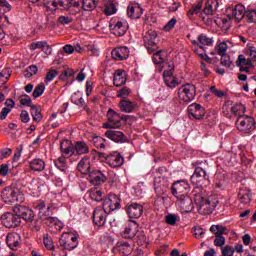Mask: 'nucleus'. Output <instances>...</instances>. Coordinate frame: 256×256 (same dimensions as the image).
Returning a JSON list of instances; mask_svg holds the SVG:
<instances>
[{
    "mask_svg": "<svg viewBox=\"0 0 256 256\" xmlns=\"http://www.w3.org/2000/svg\"><path fill=\"white\" fill-rule=\"evenodd\" d=\"M193 51L196 55H198V57H200V59H203L204 61H207V59H209V57L205 53V48H203V46L194 47Z\"/></svg>",
    "mask_w": 256,
    "mask_h": 256,
    "instance_id": "nucleus-50",
    "label": "nucleus"
},
{
    "mask_svg": "<svg viewBox=\"0 0 256 256\" xmlns=\"http://www.w3.org/2000/svg\"><path fill=\"white\" fill-rule=\"evenodd\" d=\"M197 95V88L191 83H187L178 88V97L184 103H191Z\"/></svg>",
    "mask_w": 256,
    "mask_h": 256,
    "instance_id": "nucleus-4",
    "label": "nucleus"
},
{
    "mask_svg": "<svg viewBox=\"0 0 256 256\" xmlns=\"http://www.w3.org/2000/svg\"><path fill=\"white\" fill-rule=\"evenodd\" d=\"M55 167L62 173H69V167H67V158L61 156L54 161Z\"/></svg>",
    "mask_w": 256,
    "mask_h": 256,
    "instance_id": "nucleus-44",
    "label": "nucleus"
},
{
    "mask_svg": "<svg viewBox=\"0 0 256 256\" xmlns=\"http://www.w3.org/2000/svg\"><path fill=\"white\" fill-rule=\"evenodd\" d=\"M33 103V100H31V97H29V95L27 94H23L21 97H20V104L23 106V107H31V104Z\"/></svg>",
    "mask_w": 256,
    "mask_h": 256,
    "instance_id": "nucleus-56",
    "label": "nucleus"
},
{
    "mask_svg": "<svg viewBox=\"0 0 256 256\" xmlns=\"http://www.w3.org/2000/svg\"><path fill=\"white\" fill-rule=\"evenodd\" d=\"M246 53L251 57L252 63H256V49L253 47V44H247Z\"/></svg>",
    "mask_w": 256,
    "mask_h": 256,
    "instance_id": "nucleus-53",
    "label": "nucleus"
},
{
    "mask_svg": "<svg viewBox=\"0 0 256 256\" xmlns=\"http://www.w3.org/2000/svg\"><path fill=\"white\" fill-rule=\"evenodd\" d=\"M236 127L241 133H251L255 129V118L247 115H240L236 120Z\"/></svg>",
    "mask_w": 256,
    "mask_h": 256,
    "instance_id": "nucleus-6",
    "label": "nucleus"
},
{
    "mask_svg": "<svg viewBox=\"0 0 256 256\" xmlns=\"http://www.w3.org/2000/svg\"><path fill=\"white\" fill-rule=\"evenodd\" d=\"M188 114L193 119H203L205 117V108L200 104H191L188 107Z\"/></svg>",
    "mask_w": 256,
    "mask_h": 256,
    "instance_id": "nucleus-23",
    "label": "nucleus"
},
{
    "mask_svg": "<svg viewBox=\"0 0 256 256\" xmlns=\"http://www.w3.org/2000/svg\"><path fill=\"white\" fill-rule=\"evenodd\" d=\"M127 29H129L127 21H118L114 24H110V31L112 35H115L116 37H123V35L127 33Z\"/></svg>",
    "mask_w": 256,
    "mask_h": 256,
    "instance_id": "nucleus-16",
    "label": "nucleus"
},
{
    "mask_svg": "<svg viewBox=\"0 0 256 256\" xmlns=\"http://www.w3.org/2000/svg\"><path fill=\"white\" fill-rule=\"evenodd\" d=\"M194 237L195 239H203L205 237V229L200 226L194 227Z\"/></svg>",
    "mask_w": 256,
    "mask_h": 256,
    "instance_id": "nucleus-58",
    "label": "nucleus"
},
{
    "mask_svg": "<svg viewBox=\"0 0 256 256\" xmlns=\"http://www.w3.org/2000/svg\"><path fill=\"white\" fill-rule=\"evenodd\" d=\"M113 81L115 87H123L127 83V73L121 69L116 70Z\"/></svg>",
    "mask_w": 256,
    "mask_h": 256,
    "instance_id": "nucleus-30",
    "label": "nucleus"
},
{
    "mask_svg": "<svg viewBox=\"0 0 256 256\" xmlns=\"http://www.w3.org/2000/svg\"><path fill=\"white\" fill-rule=\"evenodd\" d=\"M97 7V0H82L83 11H93Z\"/></svg>",
    "mask_w": 256,
    "mask_h": 256,
    "instance_id": "nucleus-46",
    "label": "nucleus"
},
{
    "mask_svg": "<svg viewBox=\"0 0 256 256\" xmlns=\"http://www.w3.org/2000/svg\"><path fill=\"white\" fill-rule=\"evenodd\" d=\"M73 3V0H53L52 5L55 9H70V12L72 15H77L79 13V4L78 2L74 3V5H71Z\"/></svg>",
    "mask_w": 256,
    "mask_h": 256,
    "instance_id": "nucleus-13",
    "label": "nucleus"
},
{
    "mask_svg": "<svg viewBox=\"0 0 256 256\" xmlns=\"http://www.w3.org/2000/svg\"><path fill=\"white\" fill-rule=\"evenodd\" d=\"M129 53L127 46H120L112 50V57L115 61H125V59L129 58Z\"/></svg>",
    "mask_w": 256,
    "mask_h": 256,
    "instance_id": "nucleus-22",
    "label": "nucleus"
},
{
    "mask_svg": "<svg viewBox=\"0 0 256 256\" xmlns=\"http://www.w3.org/2000/svg\"><path fill=\"white\" fill-rule=\"evenodd\" d=\"M77 170L82 173V175H87L91 171V161L89 160L88 156L83 157L78 165Z\"/></svg>",
    "mask_w": 256,
    "mask_h": 256,
    "instance_id": "nucleus-31",
    "label": "nucleus"
},
{
    "mask_svg": "<svg viewBox=\"0 0 256 256\" xmlns=\"http://www.w3.org/2000/svg\"><path fill=\"white\" fill-rule=\"evenodd\" d=\"M176 199L177 205L179 209L182 211V213H191V211H193V200L189 195Z\"/></svg>",
    "mask_w": 256,
    "mask_h": 256,
    "instance_id": "nucleus-20",
    "label": "nucleus"
},
{
    "mask_svg": "<svg viewBox=\"0 0 256 256\" xmlns=\"http://www.w3.org/2000/svg\"><path fill=\"white\" fill-rule=\"evenodd\" d=\"M152 61L155 65H158L161 71H163L164 63H173L172 61H165V52L163 50L156 52L152 57Z\"/></svg>",
    "mask_w": 256,
    "mask_h": 256,
    "instance_id": "nucleus-37",
    "label": "nucleus"
},
{
    "mask_svg": "<svg viewBox=\"0 0 256 256\" xmlns=\"http://www.w3.org/2000/svg\"><path fill=\"white\" fill-rule=\"evenodd\" d=\"M169 189V179L164 176H157L154 179V191L157 195H163Z\"/></svg>",
    "mask_w": 256,
    "mask_h": 256,
    "instance_id": "nucleus-15",
    "label": "nucleus"
},
{
    "mask_svg": "<svg viewBox=\"0 0 256 256\" xmlns=\"http://www.w3.org/2000/svg\"><path fill=\"white\" fill-rule=\"evenodd\" d=\"M192 185H195L198 189L207 186L209 183V176L203 168H196L192 176L190 177Z\"/></svg>",
    "mask_w": 256,
    "mask_h": 256,
    "instance_id": "nucleus-9",
    "label": "nucleus"
},
{
    "mask_svg": "<svg viewBox=\"0 0 256 256\" xmlns=\"http://www.w3.org/2000/svg\"><path fill=\"white\" fill-rule=\"evenodd\" d=\"M235 254V249L231 246H225L222 249V256H233Z\"/></svg>",
    "mask_w": 256,
    "mask_h": 256,
    "instance_id": "nucleus-64",
    "label": "nucleus"
},
{
    "mask_svg": "<svg viewBox=\"0 0 256 256\" xmlns=\"http://www.w3.org/2000/svg\"><path fill=\"white\" fill-rule=\"evenodd\" d=\"M60 152L62 155H67L71 157V155H75V145H71V141L64 140L60 143Z\"/></svg>",
    "mask_w": 256,
    "mask_h": 256,
    "instance_id": "nucleus-33",
    "label": "nucleus"
},
{
    "mask_svg": "<svg viewBox=\"0 0 256 256\" xmlns=\"http://www.w3.org/2000/svg\"><path fill=\"white\" fill-rule=\"evenodd\" d=\"M1 223L7 229H13L15 227H19L21 225V217L11 212H7L1 216Z\"/></svg>",
    "mask_w": 256,
    "mask_h": 256,
    "instance_id": "nucleus-11",
    "label": "nucleus"
},
{
    "mask_svg": "<svg viewBox=\"0 0 256 256\" xmlns=\"http://www.w3.org/2000/svg\"><path fill=\"white\" fill-rule=\"evenodd\" d=\"M106 137L115 143H123L125 141V134L121 131L107 130Z\"/></svg>",
    "mask_w": 256,
    "mask_h": 256,
    "instance_id": "nucleus-35",
    "label": "nucleus"
},
{
    "mask_svg": "<svg viewBox=\"0 0 256 256\" xmlns=\"http://www.w3.org/2000/svg\"><path fill=\"white\" fill-rule=\"evenodd\" d=\"M107 119L108 121L103 125L104 129H119L122 125L121 121L123 118L112 109L108 110Z\"/></svg>",
    "mask_w": 256,
    "mask_h": 256,
    "instance_id": "nucleus-12",
    "label": "nucleus"
},
{
    "mask_svg": "<svg viewBox=\"0 0 256 256\" xmlns=\"http://www.w3.org/2000/svg\"><path fill=\"white\" fill-rule=\"evenodd\" d=\"M231 112L233 115H241V113H245V106L243 104H235L231 107Z\"/></svg>",
    "mask_w": 256,
    "mask_h": 256,
    "instance_id": "nucleus-57",
    "label": "nucleus"
},
{
    "mask_svg": "<svg viewBox=\"0 0 256 256\" xmlns=\"http://www.w3.org/2000/svg\"><path fill=\"white\" fill-rule=\"evenodd\" d=\"M74 74H75V71H73V69L71 68H68L64 72H62V74L60 75V79L61 81H67V79H69L70 77H73Z\"/></svg>",
    "mask_w": 256,
    "mask_h": 256,
    "instance_id": "nucleus-61",
    "label": "nucleus"
},
{
    "mask_svg": "<svg viewBox=\"0 0 256 256\" xmlns=\"http://www.w3.org/2000/svg\"><path fill=\"white\" fill-rule=\"evenodd\" d=\"M44 245L46 249H49L50 251L55 249V245L53 244V238H51L49 234L44 235Z\"/></svg>",
    "mask_w": 256,
    "mask_h": 256,
    "instance_id": "nucleus-54",
    "label": "nucleus"
},
{
    "mask_svg": "<svg viewBox=\"0 0 256 256\" xmlns=\"http://www.w3.org/2000/svg\"><path fill=\"white\" fill-rule=\"evenodd\" d=\"M104 13L105 15H115V13H117V6H115V3H113V1H109L106 3Z\"/></svg>",
    "mask_w": 256,
    "mask_h": 256,
    "instance_id": "nucleus-47",
    "label": "nucleus"
},
{
    "mask_svg": "<svg viewBox=\"0 0 256 256\" xmlns=\"http://www.w3.org/2000/svg\"><path fill=\"white\" fill-rule=\"evenodd\" d=\"M60 246L67 251H73L77 249L79 245V236L73 233H63L59 239Z\"/></svg>",
    "mask_w": 256,
    "mask_h": 256,
    "instance_id": "nucleus-7",
    "label": "nucleus"
},
{
    "mask_svg": "<svg viewBox=\"0 0 256 256\" xmlns=\"http://www.w3.org/2000/svg\"><path fill=\"white\" fill-rule=\"evenodd\" d=\"M102 208L106 213H111L112 211H117L121 209V198L115 194H110L103 202Z\"/></svg>",
    "mask_w": 256,
    "mask_h": 256,
    "instance_id": "nucleus-10",
    "label": "nucleus"
},
{
    "mask_svg": "<svg viewBox=\"0 0 256 256\" xmlns=\"http://www.w3.org/2000/svg\"><path fill=\"white\" fill-rule=\"evenodd\" d=\"M93 143L95 147H97V149H105V139H103L102 137H94Z\"/></svg>",
    "mask_w": 256,
    "mask_h": 256,
    "instance_id": "nucleus-59",
    "label": "nucleus"
},
{
    "mask_svg": "<svg viewBox=\"0 0 256 256\" xmlns=\"http://www.w3.org/2000/svg\"><path fill=\"white\" fill-rule=\"evenodd\" d=\"M124 239H135L139 245H145L147 243V237L143 229L139 228L137 222L130 220L121 232Z\"/></svg>",
    "mask_w": 256,
    "mask_h": 256,
    "instance_id": "nucleus-2",
    "label": "nucleus"
},
{
    "mask_svg": "<svg viewBox=\"0 0 256 256\" xmlns=\"http://www.w3.org/2000/svg\"><path fill=\"white\" fill-rule=\"evenodd\" d=\"M219 8V1L217 0H207L203 13L204 15H214L215 11Z\"/></svg>",
    "mask_w": 256,
    "mask_h": 256,
    "instance_id": "nucleus-38",
    "label": "nucleus"
},
{
    "mask_svg": "<svg viewBox=\"0 0 256 256\" xmlns=\"http://www.w3.org/2000/svg\"><path fill=\"white\" fill-rule=\"evenodd\" d=\"M238 199L242 205H249L252 201L251 190L241 189L238 193Z\"/></svg>",
    "mask_w": 256,
    "mask_h": 256,
    "instance_id": "nucleus-42",
    "label": "nucleus"
},
{
    "mask_svg": "<svg viewBox=\"0 0 256 256\" xmlns=\"http://www.w3.org/2000/svg\"><path fill=\"white\" fill-rule=\"evenodd\" d=\"M231 11L230 17L234 21H241L245 17V6L237 4Z\"/></svg>",
    "mask_w": 256,
    "mask_h": 256,
    "instance_id": "nucleus-32",
    "label": "nucleus"
},
{
    "mask_svg": "<svg viewBox=\"0 0 256 256\" xmlns=\"http://www.w3.org/2000/svg\"><path fill=\"white\" fill-rule=\"evenodd\" d=\"M2 199L4 203L8 205H13V203H23L25 201V197L19 190H15L13 188H5L2 191Z\"/></svg>",
    "mask_w": 256,
    "mask_h": 256,
    "instance_id": "nucleus-5",
    "label": "nucleus"
},
{
    "mask_svg": "<svg viewBox=\"0 0 256 256\" xmlns=\"http://www.w3.org/2000/svg\"><path fill=\"white\" fill-rule=\"evenodd\" d=\"M71 101L74 105L81 107L87 113H91V110L89 109V106L87 105V103H85V99H83V94H81V92L73 93L71 96Z\"/></svg>",
    "mask_w": 256,
    "mask_h": 256,
    "instance_id": "nucleus-27",
    "label": "nucleus"
},
{
    "mask_svg": "<svg viewBox=\"0 0 256 256\" xmlns=\"http://www.w3.org/2000/svg\"><path fill=\"white\" fill-rule=\"evenodd\" d=\"M132 250L133 248H131L129 242L123 240L118 241L113 248L114 253H121L122 255H131Z\"/></svg>",
    "mask_w": 256,
    "mask_h": 256,
    "instance_id": "nucleus-26",
    "label": "nucleus"
},
{
    "mask_svg": "<svg viewBox=\"0 0 256 256\" xmlns=\"http://www.w3.org/2000/svg\"><path fill=\"white\" fill-rule=\"evenodd\" d=\"M45 160L40 158H35L32 161H30V169L31 171H36L38 173H41V171H45Z\"/></svg>",
    "mask_w": 256,
    "mask_h": 256,
    "instance_id": "nucleus-39",
    "label": "nucleus"
},
{
    "mask_svg": "<svg viewBox=\"0 0 256 256\" xmlns=\"http://www.w3.org/2000/svg\"><path fill=\"white\" fill-rule=\"evenodd\" d=\"M127 15L130 19H139L143 15V8L141 4L132 2L127 7Z\"/></svg>",
    "mask_w": 256,
    "mask_h": 256,
    "instance_id": "nucleus-21",
    "label": "nucleus"
},
{
    "mask_svg": "<svg viewBox=\"0 0 256 256\" xmlns=\"http://www.w3.org/2000/svg\"><path fill=\"white\" fill-rule=\"evenodd\" d=\"M127 213L130 219H139L143 215V205L137 202L128 203Z\"/></svg>",
    "mask_w": 256,
    "mask_h": 256,
    "instance_id": "nucleus-17",
    "label": "nucleus"
},
{
    "mask_svg": "<svg viewBox=\"0 0 256 256\" xmlns=\"http://www.w3.org/2000/svg\"><path fill=\"white\" fill-rule=\"evenodd\" d=\"M43 93H45V85L40 84L38 86H36V88L34 89L32 96L34 97V99H37L38 97H41V95H43Z\"/></svg>",
    "mask_w": 256,
    "mask_h": 256,
    "instance_id": "nucleus-55",
    "label": "nucleus"
},
{
    "mask_svg": "<svg viewBox=\"0 0 256 256\" xmlns=\"http://www.w3.org/2000/svg\"><path fill=\"white\" fill-rule=\"evenodd\" d=\"M170 200L168 196H161V194H158L155 203L158 205H167V202Z\"/></svg>",
    "mask_w": 256,
    "mask_h": 256,
    "instance_id": "nucleus-63",
    "label": "nucleus"
},
{
    "mask_svg": "<svg viewBox=\"0 0 256 256\" xmlns=\"http://www.w3.org/2000/svg\"><path fill=\"white\" fill-rule=\"evenodd\" d=\"M42 217L44 218L43 222L45 225H48V227L54 228L56 231H61V229H63V222H61L57 217H53V215Z\"/></svg>",
    "mask_w": 256,
    "mask_h": 256,
    "instance_id": "nucleus-28",
    "label": "nucleus"
},
{
    "mask_svg": "<svg viewBox=\"0 0 256 256\" xmlns=\"http://www.w3.org/2000/svg\"><path fill=\"white\" fill-rule=\"evenodd\" d=\"M189 182L187 180H178L172 184V195L176 199H181L182 197H187L190 191Z\"/></svg>",
    "mask_w": 256,
    "mask_h": 256,
    "instance_id": "nucleus-8",
    "label": "nucleus"
},
{
    "mask_svg": "<svg viewBox=\"0 0 256 256\" xmlns=\"http://www.w3.org/2000/svg\"><path fill=\"white\" fill-rule=\"evenodd\" d=\"M163 81L170 89H175L179 85V79L173 75L175 73V65L173 62L163 64Z\"/></svg>",
    "mask_w": 256,
    "mask_h": 256,
    "instance_id": "nucleus-3",
    "label": "nucleus"
},
{
    "mask_svg": "<svg viewBox=\"0 0 256 256\" xmlns=\"http://www.w3.org/2000/svg\"><path fill=\"white\" fill-rule=\"evenodd\" d=\"M244 15L250 23H256V8H250L248 10H245Z\"/></svg>",
    "mask_w": 256,
    "mask_h": 256,
    "instance_id": "nucleus-49",
    "label": "nucleus"
},
{
    "mask_svg": "<svg viewBox=\"0 0 256 256\" xmlns=\"http://www.w3.org/2000/svg\"><path fill=\"white\" fill-rule=\"evenodd\" d=\"M237 66L240 67V71L249 72V69H251V67H253V61L245 58V55L240 54L238 56Z\"/></svg>",
    "mask_w": 256,
    "mask_h": 256,
    "instance_id": "nucleus-34",
    "label": "nucleus"
},
{
    "mask_svg": "<svg viewBox=\"0 0 256 256\" xmlns=\"http://www.w3.org/2000/svg\"><path fill=\"white\" fill-rule=\"evenodd\" d=\"M194 201L198 207L200 215H211L217 207V199L206 197L203 191H194Z\"/></svg>",
    "mask_w": 256,
    "mask_h": 256,
    "instance_id": "nucleus-1",
    "label": "nucleus"
},
{
    "mask_svg": "<svg viewBox=\"0 0 256 256\" xmlns=\"http://www.w3.org/2000/svg\"><path fill=\"white\" fill-rule=\"evenodd\" d=\"M107 181V174L105 170H93L90 172V183L92 185H101Z\"/></svg>",
    "mask_w": 256,
    "mask_h": 256,
    "instance_id": "nucleus-18",
    "label": "nucleus"
},
{
    "mask_svg": "<svg viewBox=\"0 0 256 256\" xmlns=\"http://www.w3.org/2000/svg\"><path fill=\"white\" fill-rule=\"evenodd\" d=\"M31 115L34 121L39 122L42 119L41 111H39V108L37 106H31Z\"/></svg>",
    "mask_w": 256,
    "mask_h": 256,
    "instance_id": "nucleus-52",
    "label": "nucleus"
},
{
    "mask_svg": "<svg viewBox=\"0 0 256 256\" xmlns=\"http://www.w3.org/2000/svg\"><path fill=\"white\" fill-rule=\"evenodd\" d=\"M123 162V156H121V154L117 152L110 154L106 157V163L109 165V167H112L113 169L121 167V165H123Z\"/></svg>",
    "mask_w": 256,
    "mask_h": 256,
    "instance_id": "nucleus-24",
    "label": "nucleus"
},
{
    "mask_svg": "<svg viewBox=\"0 0 256 256\" xmlns=\"http://www.w3.org/2000/svg\"><path fill=\"white\" fill-rule=\"evenodd\" d=\"M6 243L10 249L15 251L21 245V235L17 232H11L6 236Z\"/></svg>",
    "mask_w": 256,
    "mask_h": 256,
    "instance_id": "nucleus-25",
    "label": "nucleus"
},
{
    "mask_svg": "<svg viewBox=\"0 0 256 256\" xmlns=\"http://www.w3.org/2000/svg\"><path fill=\"white\" fill-rule=\"evenodd\" d=\"M89 146L84 141H78L74 144V155H87Z\"/></svg>",
    "mask_w": 256,
    "mask_h": 256,
    "instance_id": "nucleus-41",
    "label": "nucleus"
},
{
    "mask_svg": "<svg viewBox=\"0 0 256 256\" xmlns=\"http://www.w3.org/2000/svg\"><path fill=\"white\" fill-rule=\"evenodd\" d=\"M13 211L20 217V221L24 219L27 223H31L35 219V213L28 207L18 205L14 207Z\"/></svg>",
    "mask_w": 256,
    "mask_h": 256,
    "instance_id": "nucleus-14",
    "label": "nucleus"
},
{
    "mask_svg": "<svg viewBox=\"0 0 256 256\" xmlns=\"http://www.w3.org/2000/svg\"><path fill=\"white\" fill-rule=\"evenodd\" d=\"M107 215H109V212L105 211L103 208H96L93 212V221L95 225H98V227H103V225L107 223Z\"/></svg>",
    "mask_w": 256,
    "mask_h": 256,
    "instance_id": "nucleus-19",
    "label": "nucleus"
},
{
    "mask_svg": "<svg viewBox=\"0 0 256 256\" xmlns=\"http://www.w3.org/2000/svg\"><path fill=\"white\" fill-rule=\"evenodd\" d=\"M37 71L39 68L36 65H31L26 69L25 77H33V75H37Z\"/></svg>",
    "mask_w": 256,
    "mask_h": 256,
    "instance_id": "nucleus-60",
    "label": "nucleus"
},
{
    "mask_svg": "<svg viewBox=\"0 0 256 256\" xmlns=\"http://www.w3.org/2000/svg\"><path fill=\"white\" fill-rule=\"evenodd\" d=\"M90 198L92 201H103V191L94 189L90 191Z\"/></svg>",
    "mask_w": 256,
    "mask_h": 256,
    "instance_id": "nucleus-48",
    "label": "nucleus"
},
{
    "mask_svg": "<svg viewBox=\"0 0 256 256\" xmlns=\"http://www.w3.org/2000/svg\"><path fill=\"white\" fill-rule=\"evenodd\" d=\"M215 23L222 31H229L231 28V14L216 18Z\"/></svg>",
    "mask_w": 256,
    "mask_h": 256,
    "instance_id": "nucleus-29",
    "label": "nucleus"
},
{
    "mask_svg": "<svg viewBox=\"0 0 256 256\" xmlns=\"http://www.w3.org/2000/svg\"><path fill=\"white\" fill-rule=\"evenodd\" d=\"M211 233H214L216 236L217 235H223L227 229L223 225H212L210 227Z\"/></svg>",
    "mask_w": 256,
    "mask_h": 256,
    "instance_id": "nucleus-51",
    "label": "nucleus"
},
{
    "mask_svg": "<svg viewBox=\"0 0 256 256\" xmlns=\"http://www.w3.org/2000/svg\"><path fill=\"white\" fill-rule=\"evenodd\" d=\"M37 209H38V215L40 217V219H42V221H45L48 217H50V215H53V212L51 211V206H47L45 205V202H39V204L37 205Z\"/></svg>",
    "mask_w": 256,
    "mask_h": 256,
    "instance_id": "nucleus-36",
    "label": "nucleus"
},
{
    "mask_svg": "<svg viewBox=\"0 0 256 256\" xmlns=\"http://www.w3.org/2000/svg\"><path fill=\"white\" fill-rule=\"evenodd\" d=\"M233 47V44L231 43V41L227 40V41H222L220 42L217 46H216V51L218 55H227V50Z\"/></svg>",
    "mask_w": 256,
    "mask_h": 256,
    "instance_id": "nucleus-45",
    "label": "nucleus"
},
{
    "mask_svg": "<svg viewBox=\"0 0 256 256\" xmlns=\"http://www.w3.org/2000/svg\"><path fill=\"white\" fill-rule=\"evenodd\" d=\"M144 43L148 47H153V45L157 44V31L148 30L144 36Z\"/></svg>",
    "mask_w": 256,
    "mask_h": 256,
    "instance_id": "nucleus-40",
    "label": "nucleus"
},
{
    "mask_svg": "<svg viewBox=\"0 0 256 256\" xmlns=\"http://www.w3.org/2000/svg\"><path fill=\"white\" fill-rule=\"evenodd\" d=\"M119 108L120 111H123L124 113H132V111L135 109V102L122 99L119 103Z\"/></svg>",
    "mask_w": 256,
    "mask_h": 256,
    "instance_id": "nucleus-43",
    "label": "nucleus"
},
{
    "mask_svg": "<svg viewBox=\"0 0 256 256\" xmlns=\"http://www.w3.org/2000/svg\"><path fill=\"white\" fill-rule=\"evenodd\" d=\"M198 41L201 43V45H213V40L203 34L198 36Z\"/></svg>",
    "mask_w": 256,
    "mask_h": 256,
    "instance_id": "nucleus-62",
    "label": "nucleus"
}]
</instances>
